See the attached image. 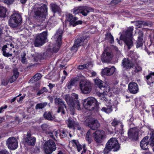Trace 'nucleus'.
<instances>
[{"label": "nucleus", "mask_w": 154, "mask_h": 154, "mask_svg": "<svg viewBox=\"0 0 154 154\" xmlns=\"http://www.w3.org/2000/svg\"><path fill=\"white\" fill-rule=\"evenodd\" d=\"M47 7L45 4L38 2L32 7V11L37 19L45 18L47 15Z\"/></svg>", "instance_id": "nucleus-1"}, {"label": "nucleus", "mask_w": 154, "mask_h": 154, "mask_svg": "<svg viewBox=\"0 0 154 154\" xmlns=\"http://www.w3.org/2000/svg\"><path fill=\"white\" fill-rule=\"evenodd\" d=\"M133 28L129 27L126 30L124 31L122 34H121L120 39L123 40L130 49L133 45L132 33Z\"/></svg>", "instance_id": "nucleus-2"}, {"label": "nucleus", "mask_w": 154, "mask_h": 154, "mask_svg": "<svg viewBox=\"0 0 154 154\" xmlns=\"http://www.w3.org/2000/svg\"><path fill=\"white\" fill-rule=\"evenodd\" d=\"M120 148V145L116 139L112 138L106 144L103 152L104 154H107L112 150L114 151H117Z\"/></svg>", "instance_id": "nucleus-3"}, {"label": "nucleus", "mask_w": 154, "mask_h": 154, "mask_svg": "<svg viewBox=\"0 0 154 154\" xmlns=\"http://www.w3.org/2000/svg\"><path fill=\"white\" fill-rule=\"evenodd\" d=\"M83 105L86 109L89 110H95L98 111L99 109V103L97 100L93 97H89L85 99Z\"/></svg>", "instance_id": "nucleus-4"}, {"label": "nucleus", "mask_w": 154, "mask_h": 154, "mask_svg": "<svg viewBox=\"0 0 154 154\" xmlns=\"http://www.w3.org/2000/svg\"><path fill=\"white\" fill-rule=\"evenodd\" d=\"M22 17L18 13H14L10 17L8 20L9 26L12 28H15L20 25L21 23Z\"/></svg>", "instance_id": "nucleus-5"}, {"label": "nucleus", "mask_w": 154, "mask_h": 154, "mask_svg": "<svg viewBox=\"0 0 154 154\" xmlns=\"http://www.w3.org/2000/svg\"><path fill=\"white\" fill-rule=\"evenodd\" d=\"M47 32L44 31L37 35L35 38L34 41L35 46L39 47L42 45L45 42L47 39Z\"/></svg>", "instance_id": "nucleus-6"}, {"label": "nucleus", "mask_w": 154, "mask_h": 154, "mask_svg": "<svg viewBox=\"0 0 154 154\" xmlns=\"http://www.w3.org/2000/svg\"><path fill=\"white\" fill-rule=\"evenodd\" d=\"M79 88L82 92L85 94L89 93L91 90V87L90 82L84 79L80 81Z\"/></svg>", "instance_id": "nucleus-7"}, {"label": "nucleus", "mask_w": 154, "mask_h": 154, "mask_svg": "<svg viewBox=\"0 0 154 154\" xmlns=\"http://www.w3.org/2000/svg\"><path fill=\"white\" fill-rule=\"evenodd\" d=\"M56 149L54 142L51 140H49L44 143V151L47 154H50Z\"/></svg>", "instance_id": "nucleus-8"}, {"label": "nucleus", "mask_w": 154, "mask_h": 154, "mask_svg": "<svg viewBox=\"0 0 154 154\" xmlns=\"http://www.w3.org/2000/svg\"><path fill=\"white\" fill-rule=\"evenodd\" d=\"M63 33V32L62 29H59L57 31L53 37L54 38L56 41V44L57 45L56 48H54L53 49V51L55 52H57L58 51L61 45Z\"/></svg>", "instance_id": "nucleus-9"}, {"label": "nucleus", "mask_w": 154, "mask_h": 154, "mask_svg": "<svg viewBox=\"0 0 154 154\" xmlns=\"http://www.w3.org/2000/svg\"><path fill=\"white\" fill-rule=\"evenodd\" d=\"M84 124L85 125L89 127L93 130H96L100 126V123L98 121L92 118L86 119Z\"/></svg>", "instance_id": "nucleus-10"}, {"label": "nucleus", "mask_w": 154, "mask_h": 154, "mask_svg": "<svg viewBox=\"0 0 154 154\" xmlns=\"http://www.w3.org/2000/svg\"><path fill=\"white\" fill-rule=\"evenodd\" d=\"M95 141L98 143H101L105 138V133L103 130H98L93 133Z\"/></svg>", "instance_id": "nucleus-11"}, {"label": "nucleus", "mask_w": 154, "mask_h": 154, "mask_svg": "<svg viewBox=\"0 0 154 154\" xmlns=\"http://www.w3.org/2000/svg\"><path fill=\"white\" fill-rule=\"evenodd\" d=\"M88 38V36L86 35L77 38L75 41L74 44L71 48V50L77 51L78 47L83 45L84 41L87 40Z\"/></svg>", "instance_id": "nucleus-12"}, {"label": "nucleus", "mask_w": 154, "mask_h": 154, "mask_svg": "<svg viewBox=\"0 0 154 154\" xmlns=\"http://www.w3.org/2000/svg\"><path fill=\"white\" fill-rule=\"evenodd\" d=\"M25 143L30 146H34L35 143L36 138L35 137L32 136L30 132L27 133L26 137L24 139Z\"/></svg>", "instance_id": "nucleus-13"}, {"label": "nucleus", "mask_w": 154, "mask_h": 154, "mask_svg": "<svg viewBox=\"0 0 154 154\" xmlns=\"http://www.w3.org/2000/svg\"><path fill=\"white\" fill-rule=\"evenodd\" d=\"M6 144L8 145V148L12 150L16 149L18 146L17 139L13 137L9 138L7 140Z\"/></svg>", "instance_id": "nucleus-14"}, {"label": "nucleus", "mask_w": 154, "mask_h": 154, "mask_svg": "<svg viewBox=\"0 0 154 154\" xmlns=\"http://www.w3.org/2000/svg\"><path fill=\"white\" fill-rule=\"evenodd\" d=\"M128 135L130 139L134 141L137 140L138 132L137 129L131 128L128 131Z\"/></svg>", "instance_id": "nucleus-15"}, {"label": "nucleus", "mask_w": 154, "mask_h": 154, "mask_svg": "<svg viewBox=\"0 0 154 154\" xmlns=\"http://www.w3.org/2000/svg\"><path fill=\"white\" fill-rule=\"evenodd\" d=\"M68 20L70 22V24L72 25L74 27L78 24H81L82 23V20H79L76 21L78 18L76 17H73L72 14H69L67 15Z\"/></svg>", "instance_id": "nucleus-16"}, {"label": "nucleus", "mask_w": 154, "mask_h": 154, "mask_svg": "<svg viewBox=\"0 0 154 154\" xmlns=\"http://www.w3.org/2000/svg\"><path fill=\"white\" fill-rule=\"evenodd\" d=\"M112 57L111 53L105 50L101 55V60L103 62L109 63Z\"/></svg>", "instance_id": "nucleus-17"}, {"label": "nucleus", "mask_w": 154, "mask_h": 154, "mask_svg": "<svg viewBox=\"0 0 154 154\" xmlns=\"http://www.w3.org/2000/svg\"><path fill=\"white\" fill-rule=\"evenodd\" d=\"M128 90L131 94H136L139 91V88L137 84L134 82H130L128 85Z\"/></svg>", "instance_id": "nucleus-18"}, {"label": "nucleus", "mask_w": 154, "mask_h": 154, "mask_svg": "<svg viewBox=\"0 0 154 154\" xmlns=\"http://www.w3.org/2000/svg\"><path fill=\"white\" fill-rule=\"evenodd\" d=\"M78 95L75 94H72L71 96L66 95L65 96V100L68 104H71V102L78 100Z\"/></svg>", "instance_id": "nucleus-19"}, {"label": "nucleus", "mask_w": 154, "mask_h": 154, "mask_svg": "<svg viewBox=\"0 0 154 154\" xmlns=\"http://www.w3.org/2000/svg\"><path fill=\"white\" fill-rule=\"evenodd\" d=\"M116 68L114 66L110 68L106 67L103 69L102 73L103 75L110 76L113 75L115 71Z\"/></svg>", "instance_id": "nucleus-20"}, {"label": "nucleus", "mask_w": 154, "mask_h": 154, "mask_svg": "<svg viewBox=\"0 0 154 154\" xmlns=\"http://www.w3.org/2000/svg\"><path fill=\"white\" fill-rule=\"evenodd\" d=\"M122 65L124 67L127 69H130L133 68L134 66V64L129 60L128 59L124 58L122 61Z\"/></svg>", "instance_id": "nucleus-21"}, {"label": "nucleus", "mask_w": 154, "mask_h": 154, "mask_svg": "<svg viewBox=\"0 0 154 154\" xmlns=\"http://www.w3.org/2000/svg\"><path fill=\"white\" fill-rule=\"evenodd\" d=\"M79 80V77H77L75 78L71 79L68 82L66 86L68 89H71L72 86L75 85L77 82Z\"/></svg>", "instance_id": "nucleus-22"}, {"label": "nucleus", "mask_w": 154, "mask_h": 154, "mask_svg": "<svg viewBox=\"0 0 154 154\" xmlns=\"http://www.w3.org/2000/svg\"><path fill=\"white\" fill-rule=\"evenodd\" d=\"M94 81L96 87H98L101 90H104L105 87L102 80L97 78Z\"/></svg>", "instance_id": "nucleus-23"}, {"label": "nucleus", "mask_w": 154, "mask_h": 154, "mask_svg": "<svg viewBox=\"0 0 154 154\" xmlns=\"http://www.w3.org/2000/svg\"><path fill=\"white\" fill-rule=\"evenodd\" d=\"M13 75L12 77L9 79V82L11 83L14 82L17 79L19 75V72H18L17 68H14L13 70Z\"/></svg>", "instance_id": "nucleus-24"}, {"label": "nucleus", "mask_w": 154, "mask_h": 154, "mask_svg": "<svg viewBox=\"0 0 154 154\" xmlns=\"http://www.w3.org/2000/svg\"><path fill=\"white\" fill-rule=\"evenodd\" d=\"M81 14L84 16H86L90 11V7L85 6L80 7Z\"/></svg>", "instance_id": "nucleus-25"}, {"label": "nucleus", "mask_w": 154, "mask_h": 154, "mask_svg": "<svg viewBox=\"0 0 154 154\" xmlns=\"http://www.w3.org/2000/svg\"><path fill=\"white\" fill-rule=\"evenodd\" d=\"M101 110L107 113L111 112L112 110L111 104L109 102L107 103L106 105V106L103 107Z\"/></svg>", "instance_id": "nucleus-26"}, {"label": "nucleus", "mask_w": 154, "mask_h": 154, "mask_svg": "<svg viewBox=\"0 0 154 154\" xmlns=\"http://www.w3.org/2000/svg\"><path fill=\"white\" fill-rule=\"evenodd\" d=\"M71 104H68L70 107H75L78 110L81 109L80 105L79 100H76L73 101L71 102Z\"/></svg>", "instance_id": "nucleus-27"}, {"label": "nucleus", "mask_w": 154, "mask_h": 154, "mask_svg": "<svg viewBox=\"0 0 154 154\" xmlns=\"http://www.w3.org/2000/svg\"><path fill=\"white\" fill-rule=\"evenodd\" d=\"M7 45H9L8 44H7L6 45H3L2 48V51L3 52L2 54L4 56L6 57H9L11 56L12 54H10L9 52H6V51L8 48Z\"/></svg>", "instance_id": "nucleus-28"}, {"label": "nucleus", "mask_w": 154, "mask_h": 154, "mask_svg": "<svg viewBox=\"0 0 154 154\" xmlns=\"http://www.w3.org/2000/svg\"><path fill=\"white\" fill-rule=\"evenodd\" d=\"M67 124L69 128H75V127L78 125V123H76L74 121L69 119L67 121Z\"/></svg>", "instance_id": "nucleus-29"}, {"label": "nucleus", "mask_w": 154, "mask_h": 154, "mask_svg": "<svg viewBox=\"0 0 154 154\" xmlns=\"http://www.w3.org/2000/svg\"><path fill=\"white\" fill-rule=\"evenodd\" d=\"M55 103L56 104H58L60 106H63L64 108L66 109V106L64 104V102L62 99L59 98H56L54 99Z\"/></svg>", "instance_id": "nucleus-30"}, {"label": "nucleus", "mask_w": 154, "mask_h": 154, "mask_svg": "<svg viewBox=\"0 0 154 154\" xmlns=\"http://www.w3.org/2000/svg\"><path fill=\"white\" fill-rule=\"evenodd\" d=\"M86 139L88 144L91 143L92 142L93 140L92 139L91 130H89L87 133L86 136Z\"/></svg>", "instance_id": "nucleus-31"}, {"label": "nucleus", "mask_w": 154, "mask_h": 154, "mask_svg": "<svg viewBox=\"0 0 154 154\" xmlns=\"http://www.w3.org/2000/svg\"><path fill=\"white\" fill-rule=\"evenodd\" d=\"M44 118L49 121H52L54 119V116H52L50 112H45L44 114Z\"/></svg>", "instance_id": "nucleus-32"}, {"label": "nucleus", "mask_w": 154, "mask_h": 154, "mask_svg": "<svg viewBox=\"0 0 154 154\" xmlns=\"http://www.w3.org/2000/svg\"><path fill=\"white\" fill-rule=\"evenodd\" d=\"M112 125L114 127H116L117 126H120L121 128H119L120 131H122L123 130V125L120 122V121L116 120L114 119L112 122Z\"/></svg>", "instance_id": "nucleus-33"}, {"label": "nucleus", "mask_w": 154, "mask_h": 154, "mask_svg": "<svg viewBox=\"0 0 154 154\" xmlns=\"http://www.w3.org/2000/svg\"><path fill=\"white\" fill-rule=\"evenodd\" d=\"M7 11V10L5 8L0 6V17H5Z\"/></svg>", "instance_id": "nucleus-34"}, {"label": "nucleus", "mask_w": 154, "mask_h": 154, "mask_svg": "<svg viewBox=\"0 0 154 154\" xmlns=\"http://www.w3.org/2000/svg\"><path fill=\"white\" fill-rule=\"evenodd\" d=\"M51 10L54 13L59 11L60 9L59 6L55 4H51L50 5Z\"/></svg>", "instance_id": "nucleus-35"}, {"label": "nucleus", "mask_w": 154, "mask_h": 154, "mask_svg": "<svg viewBox=\"0 0 154 154\" xmlns=\"http://www.w3.org/2000/svg\"><path fill=\"white\" fill-rule=\"evenodd\" d=\"M150 137L148 141L149 144L152 146H154V131H152L150 133Z\"/></svg>", "instance_id": "nucleus-36"}, {"label": "nucleus", "mask_w": 154, "mask_h": 154, "mask_svg": "<svg viewBox=\"0 0 154 154\" xmlns=\"http://www.w3.org/2000/svg\"><path fill=\"white\" fill-rule=\"evenodd\" d=\"M47 102L38 103L36 105L35 108L36 109H42L44 108L47 105Z\"/></svg>", "instance_id": "nucleus-37"}, {"label": "nucleus", "mask_w": 154, "mask_h": 154, "mask_svg": "<svg viewBox=\"0 0 154 154\" xmlns=\"http://www.w3.org/2000/svg\"><path fill=\"white\" fill-rule=\"evenodd\" d=\"M136 24H137L136 25L137 26V28H139L140 27H141L142 24L144 26H150L151 25L150 23L148 22H144L142 21L137 22Z\"/></svg>", "instance_id": "nucleus-38"}, {"label": "nucleus", "mask_w": 154, "mask_h": 154, "mask_svg": "<svg viewBox=\"0 0 154 154\" xmlns=\"http://www.w3.org/2000/svg\"><path fill=\"white\" fill-rule=\"evenodd\" d=\"M152 75H154V72H151V73H150L148 75L146 76V79L147 80V83L149 85H150L151 83H153V80H151V81H150L149 80L150 79H152V77L151 76Z\"/></svg>", "instance_id": "nucleus-39"}, {"label": "nucleus", "mask_w": 154, "mask_h": 154, "mask_svg": "<svg viewBox=\"0 0 154 154\" xmlns=\"http://www.w3.org/2000/svg\"><path fill=\"white\" fill-rule=\"evenodd\" d=\"M106 38L109 40L111 43L114 42L113 37L110 33L108 32L106 34Z\"/></svg>", "instance_id": "nucleus-40"}, {"label": "nucleus", "mask_w": 154, "mask_h": 154, "mask_svg": "<svg viewBox=\"0 0 154 154\" xmlns=\"http://www.w3.org/2000/svg\"><path fill=\"white\" fill-rule=\"evenodd\" d=\"M148 144H149L148 141V142L140 143V146L141 148L143 150H146L148 149L147 146Z\"/></svg>", "instance_id": "nucleus-41"}, {"label": "nucleus", "mask_w": 154, "mask_h": 154, "mask_svg": "<svg viewBox=\"0 0 154 154\" xmlns=\"http://www.w3.org/2000/svg\"><path fill=\"white\" fill-rule=\"evenodd\" d=\"M89 64H84L83 65H79L78 66V69H88L89 67Z\"/></svg>", "instance_id": "nucleus-42"}, {"label": "nucleus", "mask_w": 154, "mask_h": 154, "mask_svg": "<svg viewBox=\"0 0 154 154\" xmlns=\"http://www.w3.org/2000/svg\"><path fill=\"white\" fill-rule=\"evenodd\" d=\"M42 77V75L40 73H37L33 77L35 81H37L39 80Z\"/></svg>", "instance_id": "nucleus-43"}, {"label": "nucleus", "mask_w": 154, "mask_h": 154, "mask_svg": "<svg viewBox=\"0 0 154 154\" xmlns=\"http://www.w3.org/2000/svg\"><path fill=\"white\" fill-rule=\"evenodd\" d=\"M61 138H64L67 136V132L64 130H61L60 131V135Z\"/></svg>", "instance_id": "nucleus-44"}, {"label": "nucleus", "mask_w": 154, "mask_h": 154, "mask_svg": "<svg viewBox=\"0 0 154 154\" xmlns=\"http://www.w3.org/2000/svg\"><path fill=\"white\" fill-rule=\"evenodd\" d=\"M45 133L47 134H48L49 136H50L51 138L55 140V139L54 137V131L52 132L50 131H46Z\"/></svg>", "instance_id": "nucleus-45"}, {"label": "nucleus", "mask_w": 154, "mask_h": 154, "mask_svg": "<svg viewBox=\"0 0 154 154\" xmlns=\"http://www.w3.org/2000/svg\"><path fill=\"white\" fill-rule=\"evenodd\" d=\"M138 38L139 40H143V32L141 31H139L138 32Z\"/></svg>", "instance_id": "nucleus-46"}, {"label": "nucleus", "mask_w": 154, "mask_h": 154, "mask_svg": "<svg viewBox=\"0 0 154 154\" xmlns=\"http://www.w3.org/2000/svg\"><path fill=\"white\" fill-rule=\"evenodd\" d=\"M143 45V40H139L138 39L137 42V48H138L142 46Z\"/></svg>", "instance_id": "nucleus-47"}, {"label": "nucleus", "mask_w": 154, "mask_h": 154, "mask_svg": "<svg viewBox=\"0 0 154 154\" xmlns=\"http://www.w3.org/2000/svg\"><path fill=\"white\" fill-rule=\"evenodd\" d=\"M41 128L43 131L46 132L48 128V126L47 124H43L41 125Z\"/></svg>", "instance_id": "nucleus-48"}, {"label": "nucleus", "mask_w": 154, "mask_h": 154, "mask_svg": "<svg viewBox=\"0 0 154 154\" xmlns=\"http://www.w3.org/2000/svg\"><path fill=\"white\" fill-rule=\"evenodd\" d=\"M80 7H78L77 8H74L73 11V13L76 14L79 13H81Z\"/></svg>", "instance_id": "nucleus-49"}, {"label": "nucleus", "mask_w": 154, "mask_h": 154, "mask_svg": "<svg viewBox=\"0 0 154 154\" xmlns=\"http://www.w3.org/2000/svg\"><path fill=\"white\" fill-rule=\"evenodd\" d=\"M15 0H3L4 2L7 4H10L12 3Z\"/></svg>", "instance_id": "nucleus-50"}, {"label": "nucleus", "mask_w": 154, "mask_h": 154, "mask_svg": "<svg viewBox=\"0 0 154 154\" xmlns=\"http://www.w3.org/2000/svg\"><path fill=\"white\" fill-rule=\"evenodd\" d=\"M141 70L142 68L140 67L139 66H137L135 68V69L134 70V71L135 72H138L141 71Z\"/></svg>", "instance_id": "nucleus-51"}, {"label": "nucleus", "mask_w": 154, "mask_h": 154, "mask_svg": "<svg viewBox=\"0 0 154 154\" xmlns=\"http://www.w3.org/2000/svg\"><path fill=\"white\" fill-rule=\"evenodd\" d=\"M76 146V148L78 151L79 152L82 149V146L80 144H78Z\"/></svg>", "instance_id": "nucleus-52"}, {"label": "nucleus", "mask_w": 154, "mask_h": 154, "mask_svg": "<svg viewBox=\"0 0 154 154\" xmlns=\"http://www.w3.org/2000/svg\"><path fill=\"white\" fill-rule=\"evenodd\" d=\"M64 107L63 106H60V107H59L58 110H57V112L58 113H59L60 112H61L62 111L64 110Z\"/></svg>", "instance_id": "nucleus-53"}, {"label": "nucleus", "mask_w": 154, "mask_h": 154, "mask_svg": "<svg viewBox=\"0 0 154 154\" xmlns=\"http://www.w3.org/2000/svg\"><path fill=\"white\" fill-rule=\"evenodd\" d=\"M121 2V0H112V1L111 2V3L112 4H117Z\"/></svg>", "instance_id": "nucleus-54"}, {"label": "nucleus", "mask_w": 154, "mask_h": 154, "mask_svg": "<svg viewBox=\"0 0 154 154\" xmlns=\"http://www.w3.org/2000/svg\"><path fill=\"white\" fill-rule=\"evenodd\" d=\"M7 107V105H5L4 106H2L0 108V113H2L3 112L5 109H6Z\"/></svg>", "instance_id": "nucleus-55"}, {"label": "nucleus", "mask_w": 154, "mask_h": 154, "mask_svg": "<svg viewBox=\"0 0 154 154\" xmlns=\"http://www.w3.org/2000/svg\"><path fill=\"white\" fill-rule=\"evenodd\" d=\"M149 138V137L148 136H146L141 141L140 143H143L144 142H148L147 141V140Z\"/></svg>", "instance_id": "nucleus-56"}, {"label": "nucleus", "mask_w": 154, "mask_h": 154, "mask_svg": "<svg viewBox=\"0 0 154 154\" xmlns=\"http://www.w3.org/2000/svg\"><path fill=\"white\" fill-rule=\"evenodd\" d=\"M0 154H9V153L6 149H4L0 151Z\"/></svg>", "instance_id": "nucleus-57"}, {"label": "nucleus", "mask_w": 154, "mask_h": 154, "mask_svg": "<svg viewBox=\"0 0 154 154\" xmlns=\"http://www.w3.org/2000/svg\"><path fill=\"white\" fill-rule=\"evenodd\" d=\"M44 92L43 90L42 89L38 92L37 94L38 96H39L40 95L43 94Z\"/></svg>", "instance_id": "nucleus-58"}, {"label": "nucleus", "mask_w": 154, "mask_h": 154, "mask_svg": "<svg viewBox=\"0 0 154 154\" xmlns=\"http://www.w3.org/2000/svg\"><path fill=\"white\" fill-rule=\"evenodd\" d=\"M21 61L23 63H26L27 62L26 58H23L21 59Z\"/></svg>", "instance_id": "nucleus-59"}, {"label": "nucleus", "mask_w": 154, "mask_h": 154, "mask_svg": "<svg viewBox=\"0 0 154 154\" xmlns=\"http://www.w3.org/2000/svg\"><path fill=\"white\" fill-rule=\"evenodd\" d=\"M83 151L82 152L81 154H83L84 153H85L86 152V146L84 144L83 146Z\"/></svg>", "instance_id": "nucleus-60"}, {"label": "nucleus", "mask_w": 154, "mask_h": 154, "mask_svg": "<svg viewBox=\"0 0 154 154\" xmlns=\"http://www.w3.org/2000/svg\"><path fill=\"white\" fill-rule=\"evenodd\" d=\"M54 134L55 136L57 137L58 135L59 134V132L60 133V131H54Z\"/></svg>", "instance_id": "nucleus-61"}, {"label": "nucleus", "mask_w": 154, "mask_h": 154, "mask_svg": "<svg viewBox=\"0 0 154 154\" xmlns=\"http://www.w3.org/2000/svg\"><path fill=\"white\" fill-rule=\"evenodd\" d=\"M25 96H22L20 97L19 98V100H17L18 102H20V101H22V100L24 99Z\"/></svg>", "instance_id": "nucleus-62"}, {"label": "nucleus", "mask_w": 154, "mask_h": 154, "mask_svg": "<svg viewBox=\"0 0 154 154\" xmlns=\"http://www.w3.org/2000/svg\"><path fill=\"white\" fill-rule=\"evenodd\" d=\"M48 86L49 87L50 89H52L53 87L55 86L54 85H53L51 83L49 84Z\"/></svg>", "instance_id": "nucleus-63"}, {"label": "nucleus", "mask_w": 154, "mask_h": 154, "mask_svg": "<svg viewBox=\"0 0 154 154\" xmlns=\"http://www.w3.org/2000/svg\"><path fill=\"white\" fill-rule=\"evenodd\" d=\"M5 119L4 117H0V123L4 121Z\"/></svg>", "instance_id": "nucleus-64"}]
</instances>
